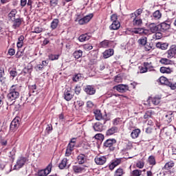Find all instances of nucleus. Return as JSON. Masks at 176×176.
<instances>
[{
  "mask_svg": "<svg viewBox=\"0 0 176 176\" xmlns=\"http://www.w3.org/2000/svg\"><path fill=\"white\" fill-rule=\"evenodd\" d=\"M156 47L158 49H162V50H166L167 49V47H168V43H157L156 44Z\"/></svg>",
  "mask_w": 176,
  "mask_h": 176,
  "instance_id": "obj_29",
  "label": "nucleus"
},
{
  "mask_svg": "<svg viewBox=\"0 0 176 176\" xmlns=\"http://www.w3.org/2000/svg\"><path fill=\"white\" fill-rule=\"evenodd\" d=\"M167 58H173L176 55V45H172L170 46L169 50L166 52Z\"/></svg>",
  "mask_w": 176,
  "mask_h": 176,
  "instance_id": "obj_7",
  "label": "nucleus"
},
{
  "mask_svg": "<svg viewBox=\"0 0 176 176\" xmlns=\"http://www.w3.org/2000/svg\"><path fill=\"white\" fill-rule=\"evenodd\" d=\"M75 105H76V107H83V105H85V102H83V101H80V100H77L76 102H75Z\"/></svg>",
  "mask_w": 176,
  "mask_h": 176,
  "instance_id": "obj_57",
  "label": "nucleus"
},
{
  "mask_svg": "<svg viewBox=\"0 0 176 176\" xmlns=\"http://www.w3.org/2000/svg\"><path fill=\"white\" fill-rule=\"evenodd\" d=\"M134 34H142V28H138L133 31Z\"/></svg>",
  "mask_w": 176,
  "mask_h": 176,
  "instance_id": "obj_64",
  "label": "nucleus"
},
{
  "mask_svg": "<svg viewBox=\"0 0 176 176\" xmlns=\"http://www.w3.org/2000/svg\"><path fill=\"white\" fill-rule=\"evenodd\" d=\"M149 30L150 32H152V34H155L157 31H159V26L156 25L155 23H151L149 25Z\"/></svg>",
  "mask_w": 176,
  "mask_h": 176,
  "instance_id": "obj_25",
  "label": "nucleus"
},
{
  "mask_svg": "<svg viewBox=\"0 0 176 176\" xmlns=\"http://www.w3.org/2000/svg\"><path fill=\"white\" fill-rule=\"evenodd\" d=\"M111 21H118V15H116V14H112L111 15Z\"/></svg>",
  "mask_w": 176,
  "mask_h": 176,
  "instance_id": "obj_62",
  "label": "nucleus"
},
{
  "mask_svg": "<svg viewBox=\"0 0 176 176\" xmlns=\"http://www.w3.org/2000/svg\"><path fill=\"white\" fill-rule=\"evenodd\" d=\"M90 38H91V36L89 35V34H81L78 37V41L80 42H86V41H89Z\"/></svg>",
  "mask_w": 176,
  "mask_h": 176,
  "instance_id": "obj_21",
  "label": "nucleus"
},
{
  "mask_svg": "<svg viewBox=\"0 0 176 176\" xmlns=\"http://www.w3.org/2000/svg\"><path fill=\"white\" fill-rule=\"evenodd\" d=\"M85 93L89 96H93L96 94V88L93 85H87L84 89Z\"/></svg>",
  "mask_w": 176,
  "mask_h": 176,
  "instance_id": "obj_13",
  "label": "nucleus"
},
{
  "mask_svg": "<svg viewBox=\"0 0 176 176\" xmlns=\"http://www.w3.org/2000/svg\"><path fill=\"white\" fill-rule=\"evenodd\" d=\"M68 162V160H67V158H64L61 162L59 164V168L60 170H64V168H65V167H67V163Z\"/></svg>",
  "mask_w": 176,
  "mask_h": 176,
  "instance_id": "obj_33",
  "label": "nucleus"
},
{
  "mask_svg": "<svg viewBox=\"0 0 176 176\" xmlns=\"http://www.w3.org/2000/svg\"><path fill=\"white\" fill-rule=\"evenodd\" d=\"M30 89V91L32 93H35V90H36V85H33L29 87Z\"/></svg>",
  "mask_w": 176,
  "mask_h": 176,
  "instance_id": "obj_61",
  "label": "nucleus"
},
{
  "mask_svg": "<svg viewBox=\"0 0 176 176\" xmlns=\"http://www.w3.org/2000/svg\"><path fill=\"white\" fill-rule=\"evenodd\" d=\"M73 56L74 57V58H80V57H82V56H83V52H82V50H79L77 51H75L73 54Z\"/></svg>",
  "mask_w": 176,
  "mask_h": 176,
  "instance_id": "obj_34",
  "label": "nucleus"
},
{
  "mask_svg": "<svg viewBox=\"0 0 176 176\" xmlns=\"http://www.w3.org/2000/svg\"><path fill=\"white\" fill-rule=\"evenodd\" d=\"M174 167V162L170 161L167 162L165 166H164V169L165 170H171Z\"/></svg>",
  "mask_w": 176,
  "mask_h": 176,
  "instance_id": "obj_37",
  "label": "nucleus"
},
{
  "mask_svg": "<svg viewBox=\"0 0 176 176\" xmlns=\"http://www.w3.org/2000/svg\"><path fill=\"white\" fill-rule=\"evenodd\" d=\"M144 49H145L146 52H149L150 50H152V45H151V44H149V45L146 44L144 45Z\"/></svg>",
  "mask_w": 176,
  "mask_h": 176,
  "instance_id": "obj_59",
  "label": "nucleus"
},
{
  "mask_svg": "<svg viewBox=\"0 0 176 176\" xmlns=\"http://www.w3.org/2000/svg\"><path fill=\"white\" fill-rule=\"evenodd\" d=\"M95 162L99 166H102L107 162V157L105 156H98L95 158Z\"/></svg>",
  "mask_w": 176,
  "mask_h": 176,
  "instance_id": "obj_14",
  "label": "nucleus"
},
{
  "mask_svg": "<svg viewBox=\"0 0 176 176\" xmlns=\"http://www.w3.org/2000/svg\"><path fill=\"white\" fill-rule=\"evenodd\" d=\"M153 113V111L152 110H148L146 112V113L144 116V119H149V118H151L152 115Z\"/></svg>",
  "mask_w": 176,
  "mask_h": 176,
  "instance_id": "obj_46",
  "label": "nucleus"
},
{
  "mask_svg": "<svg viewBox=\"0 0 176 176\" xmlns=\"http://www.w3.org/2000/svg\"><path fill=\"white\" fill-rule=\"evenodd\" d=\"M136 167H138V168H144V162L142 161L138 162L136 164Z\"/></svg>",
  "mask_w": 176,
  "mask_h": 176,
  "instance_id": "obj_56",
  "label": "nucleus"
},
{
  "mask_svg": "<svg viewBox=\"0 0 176 176\" xmlns=\"http://www.w3.org/2000/svg\"><path fill=\"white\" fill-rule=\"evenodd\" d=\"M27 162V158L24 157H20L16 160V164L14 166V170H20Z\"/></svg>",
  "mask_w": 176,
  "mask_h": 176,
  "instance_id": "obj_4",
  "label": "nucleus"
},
{
  "mask_svg": "<svg viewBox=\"0 0 176 176\" xmlns=\"http://www.w3.org/2000/svg\"><path fill=\"white\" fill-rule=\"evenodd\" d=\"M132 21V24L134 27H141L142 25V19L140 17H130Z\"/></svg>",
  "mask_w": 176,
  "mask_h": 176,
  "instance_id": "obj_11",
  "label": "nucleus"
},
{
  "mask_svg": "<svg viewBox=\"0 0 176 176\" xmlns=\"http://www.w3.org/2000/svg\"><path fill=\"white\" fill-rule=\"evenodd\" d=\"M75 145H76V138H73L70 142H69L67 147L69 149H72L74 151V148H75Z\"/></svg>",
  "mask_w": 176,
  "mask_h": 176,
  "instance_id": "obj_24",
  "label": "nucleus"
},
{
  "mask_svg": "<svg viewBox=\"0 0 176 176\" xmlns=\"http://www.w3.org/2000/svg\"><path fill=\"white\" fill-rule=\"evenodd\" d=\"M17 16V10L16 9H14L10 11V12L8 14V17L11 21L14 20Z\"/></svg>",
  "mask_w": 176,
  "mask_h": 176,
  "instance_id": "obj_27",
  "label": "nucleus"
},
{
  "mask_svg": "<svg viewBox=\"0 0 176 176\" xmlns=\"http://www.w3.org/2000/svg\"><path fill=\"white\" fill-rule=\"evenodd\" d=\"M74 97V93L71 90V88L66 89L64 92V98L66 101H71Z\"/></svg>",
  "mask_w": 176,
  "mask_h": 176,
  "instance_id": "obj_9",
  "label": "nucleus"
},
{
  "mask_svg": "<svg viewBox=\"0 0 176 176\" xmlns=\"http://www.w3.org/2000/svg\"><path fill=\"white\" fill-rule=\"evenodd\" d=\"M109 45V41L108 40H104L100 43V46L102 47H107Z\"/></svg>",
  "mask_w": 176,
  "mask_h": 176,
  "instance_id": "obj_51",
  "label": "nucleus"
},
{
  "mask_svg": "<svg viewBox=\"0 0 176 176\" xmlns=\"http://www.w3.org/2000/svg\"><path fill=\"white\" fill-rule=\"evenodd\" d=\"M142 174V170L136 169L131 172V176H141Z\"/></svg>",
  "mask_w": 176,
  "mask_h": 176,
  "instance_id": "obj_40",
  "label": "nucleus"
},
{
  "mask_svg": "<svg viewBox=\"0 0 176 176\" xmlns=\"http://www.w3.org/2000/svg\"><path fill=\"white\" fill-rule=\"evenodd\" d=\"M160 63L161 64H164V65H170V64H171V63H173V61H171V60H170L167 58H162L160 60Z\"/></svg>",
  "mask_w": 176,
  "mask_h": 176,
  "instance_id": "obj_31",
  "label": "nucleus"
},
{
  "mask_svg": "<svg viewBox=\"0 0 176 176\" xmlns=\"http://www.w3.org/2000/svg\"><path fill=\"white\" fill-rule=\"evenodd\" d=\"M19 97H20V87L17 85H12L7 95L8 101H15Z\"/></svg>",
  "mask_w": 176,
  "mask_h": 176,
  "instance_id": "obj_1",
  "label": "nucleus"
},
{
  "mask_svg": "<svg viewBox=\"0 0 176 176\" xmlns=\"http://www.w3.org/2000/svg\"><path fill=\"white\" fill-rule=\"evenodd\" d=\"M123 174H124L123 169L119 168L116 170L114 176H122L123 175Z\"/></svg>",
  "mask_w": 176,
  "mask_h": 176,
  "instance_id": "obj_47",
  "label": "nucleus"
},
{
  "mask_svg": "<svg viewBox=\"0 0 176 176\" xmlns=\"http://www.w3.org/2000/svg\"><path fill=\"white\" fill-rule=\"evenodd\" d=\"M23 21L24 19H23V18L20 16H18L17 18H15L14 19H13L12 21L13 22L12 28H14V30H16V28H19V27L21 25V23H23Z\"/></svg>",
  "mask_w": 176,
  "mask_h": 176,
  "instance_id": "obj_10",
  "label": "nucleus"
},
{
  "mask_svg": "<svg viewBox=\"0 0 176 176\" xmlns=\"http://www.w3.org/2000/svg\"><path fill=\"white\" fill-rule=\"evenodd\" d=\"M60 57V55L58 54H50L48 56L49 60H51V61H54V60H58V58Z\"/></svg>",
  "mask_w": 176,
  "mask_h": 176,
  "instance_id": "obj_45",
  "label": "nucleus"
},
{
  "mask_svg": "<svg viewBox=\"0 0 176 176\" xmlns=\"http://www.w3.org/2000/svg\"><path fill=\"white\" fill-rule=\"evenodd\" d=\"M167 86L171 89V90H175L176 82H168Z\"/></svg>",
  "mask_w": 176,
  "mask_h": 176,
  "instance_id": "obj_50",
  "label": "nucleus"
},
{
  "mask_svg": "<svg viewBox=\"0 0 176 176\" xmlns=\"http://www.w3.org/2000/svg\"><path fill=\"white\" fill-rule=\"evenodd\" d=\"M148 162L149 164L152 166H155V164H156V160H155V157L153 155L148 157Z\"/></svg>",
  "mask_w": 176,
  "mask_h": 176,
  "instance_id": "obj_42",
  "label": "nucleus"
},
{
  "mask_svg": "<svg viewBox=\"0 0 176 176\" xmlns=\"http://www.w3.org/2000/svg\"><path fill=\"white\" fill-rule=\"evenodd\" d=\"M73 171L76 174L85 173L86 171V168L83 165H75L73 166Z\"/></svg>",
  "mask_w": 176,
  "mask_h": 176,
  "instance_id": "obj_15",
  "label": "nucleus"
},
{
  "mask_svg": "<svg viewBox=\"0 0 176 176\" xmlns=\"http://www.w3.org/2000/svg\"><path fill=\"white\" fill-rule=\"evenodd\" d=\"M111 56H113V49L107 50L103 52L104 58H109V57H111Z\"/></svg>",
  "mask_w": 176,
  "mask_h": 176,
  "instance_id": "obj_20",
  "label": "nucleus"
},
{
  "mask_svg": "<svg viewBox=\"0 0 176 176\" xmlns=\"http://www.w3.org/2000/svg\"><path fill=\"white\" fill-rule=\"evenodd\" d=\"M94 138L96 140H99L100 141H101V140H104V135H102V133H97L95 136Z\"/></svg>",
  "mask_w": 176,
  "mask_h": 176,
  "instance_id": "obj_52",
  "label": "nucleus"
},
{
  "mask_svg": "<svg viewBox=\"0 0 176 176\" xmlns=\"http://www.w3.org/2000/svg\"><path fill=\"white\" fill-rule=\"evenodd\" d=\"M59 21L58 19H55L52 21L51 23V28L52 30H56L57 28V26L58 25Z\"/></svg>",
  "mask_w": 176,
  "mask_h": 176,
  "instance_id": "obj_38",
  "label": "nucleus"
},
{
  "mask_svg": "<svg viewBox=\"0 0 176 176\" xmlns=\"http://www.w3.org/2000/svg\"><path fill=\"white\" fill-rule=\"evenodd\" d=\"M140 133H141V131L139 129H135L131 133V137L133 139L138 138L140 135Z\"/></svg>",
  "mask_w": 176,
  "mask_h": 176,
  "instance_id": "obj_32",
  "label": "nucleus"
},
{
  "mask_svg": "<svg viewBox=\"0 0 176 176\" xmlns=\"http://www.w3.org/2000/svg\"><path fill=\"white\" fill-rule=\"evenodd\" d=\"M148 42V38L145 36H143L138 39V43L139 45H141L142 46H145Z\"/></svg>",
  "mask_w": 176,
  "mask_h": 176,
  "instance_id": "obj_30",
  "label": "nucleus"
},
{
  "mask_svg": "<svg viewBox=\"0 0 176 176\" xmlns=\"http://www.w3.org/2000/svg\"><path fill=\"white\" fill-rule=\"evenodd\" d=\"M141 13H142V10L138 9L135 12L131 13L129 16L130 17H138L141 15Z\"/></svg>",
  "mask_w": 176,
  "mask_h": 176,
  "instance_id": "obj_36",
  "label": "nucleus"
},
{
  "mask_svg": "<svg viewBox=\"0 0 176 176\" xmlns=\"http://www.w3.org/2000/svg\"><path fill=\"white\" fill-rule=\"evenodd\" d=\"M159 82L161 83V85H168V81L167 80V78H166L164 76H161L159 78Z\"/></svg>",
  "mask_w": 176,
  "mask_h": 176,
  "instance_id": "obj_43",
  "label": "nucleus"
},
{
  "mask_svg": "<svg viewBox=\"0 0 176 176\" xmlns=\"http://www.w3.org/2000/svg\"><path fill=\"white\" fill-rule=\"evenodd\" d=\"M94 113L95 115V119L96 120H99L100 122H104V120L108 119V118L105 116H102V114L101 113V111L100 110H95L94 111Z\"/></svg>",
  "mask_w": 176,
  "mask_h": 176,
  "instance_id": "obj_12",
  "label": "nucleus"
},
{
  "mask_svg": "<svg viewBox=\"0 0 176 176\" xmlns=\"http://www.w3.org/2000/svg\"><path fill=\"white\" fill-rule=\"evenodd\" d=\"M74 150L71 149V148H68V147H67L66 148V151H65V156L66 157H69L71 156V155L72 154V151Z\"/></svg>",
  "mask_w": 176,
  "mask_h": 176,
  "instance_id": "obj_54",
  "label": "nucleus"
},
{
  "mask_svg": "<svg viewBox=\"0 0 176 176\" xmlns=\"http://www.w3.org/2000/svg\"><path fill=\"white\" fill-rule=\"evenodd\" d=\"M114 144H116V140L115 139H109L106 140L104 143V146L106 148H111Z\"/></svg>",
  "mask_w": 176,
  "mask_h": 176,
  "instance_id": "obj_19",
  "label": "nucleus"
},
{
  "mask_svg": "<svg viewBox=\"0 0 176 176\" xmlns=\"http://www.w3.org/2000/svg\"><path fill=\"white\" fill-rule=\"evenodd\" d=\"M109 119H104L103 121L97 122L94 124V130L95 131H98L99 133H101V131H103V130H105V127L104 126V124L108 122Z\"/></svg>",
  "mask_w": 176,
  "mask_h": 176,
  "instance_id": "obj_3",
  "label": "nucleus"
},
{
  "mask_svg": "<svg viewBox=\"0 0 176 176\" xmlns=\"http://www.w3.org/2000/svg\"><path fill=\"white\" fill-rule=\"evenodd\" d=\"M109 28L110 30H119V28H120V22H119V21H113L112 24L110 25Z\"/></svg>",
  "mask_w": 176,
  "mask_h": 176,
  "instance_id": "obj_23",
  "label": "nucleus"
},
{
  "mask_svg": "<svg viewBox=\"0 0 176 176\" xmlns=\"http://www.w3.org/2000/svg\"><path fill=\"white\" fill-rule=\"evenodd\" d=\"M93 19V14H89L83 17V16L80 14H76L75 21L78 23L80 25H83L85 24H87L89 21H90Z\"/></svg>",
  "mask_w": 176,
  "mask_h": 176,
  "instance_id": "obj_2",
  "label": "nucleus"
},
{
  "mask_svg": "<svg viewBox=\"0 0 176 176\" xmlns=\"http://www.w3.org/2000/svg\"><path fill=\"white\" fill-rule=\"evenodd\" d=\"M0 82L1 83H5L6 82V77H5V69L3 68L0 69Z\"/></svg>",
  "mask_w": 176,
  "mask_h": 176,
  "instance_id": "obj_26",
  "label": "nucleus"
},
{
  "mask_svg": "<svg viewBox=\"0 0 176 176\" xmlns=\"http://www.w3.org/2000/svg\"><path fill=\"white\" fill-rule=\"evenodd\" d=\"M77 160L79 164H83L85 163V155L80 154L78 156Z\"/></svg>",
  "mask_w": 176,
  "mask_h": 176,
  "instance_id": "obj_41",
  "label": "nucleus"
},
{
  "mask_svg": "<svg viewBox=\"0 0 176 176\" xmlns=\"http://www.w3.org/2000/svg\"><path fill=\"white\" fill-rule=\"evenodd\" d=\"M10 75L12 78H15V76H17V72H16V70H11L10 72Z\"/></svg>",
  "mask_w": 176,
  "mask_h": 176,
  "instance_id": "obj_60",
  "label": "nucleus"
},
{
  "mask_svg": "<svg viewBox=\"0 0 176 176\" xmlns=\"http://www.w3.org/2000/svg\"><path fill=\"white\" fill-rule=\"evenodd\" d=\"M152 17L154 20H160L162 19V13L160 10H156L153 13Z\"/></svg>",
  "mask_w": 176,
  "mask_h": 176,
  "instance_id": "obj_28",
  "label": "nucleus"
},
{
  "mask_svg": "<svg viewBox=\"0 0 176 176\" xmlns=\"http://www.w3.org/2000/svg\"><path fill=\"white\" fill-rule=\"evenodd\" d=\"M160 71V72H162V74H171V72H173V71L170 67H162Z\"/></svg>",
  "mask_w": 176,
  "mask_h": 176,
  "instance_id": "obj_35",
  "label": "nucleus"
},
{
  "mask_svg": "<svg viewBox=\"0 0 176 176\" xmlns=\"http://www.w3.org/2000/svg\"><path fill=\"white\" fill-rule=\"evenodd\" d=\"M114 90H117L119 93H126L129 90V85L120 84L113 87Z\"/></svg>",
  "mask_w": 176,
  "mask_h": 176,
  "instance_id": "obj_8",
  "label": "nucleus"
},
{
  "mask_svg": "<svg viewBox=\"0 0 176 176\" xmlns=\"http://www.w3.org/2000/svg\"><path fill=\"white\" fill-rule=\"evenodd\" d=\"M42 31H43V28L39 27V26H36L34 27V29L32 31V34H41V32H42Z\"/></svg>",
  "mask_w": 176,
  "mask_h": 176,
  "instance_id": "obj_39",
  "label": "nucleus"
},
{
  "mask_svg": "<svg viewBox=\"0 0 176 176\" xmlns=\"http://www.w3.org/2000/svg\"><path fill=\"white\" fill-rule=\"evenodd\" d=\"M52 167H53V165L52 164V163H50L45 169H43L38 171V176L49 175V174H50V173L52 172Z\"/></svg>",
  "mask_w": 176,
  "mask_h": 176,
  "instance_id": "obj_5",
  "label": "nucleus"
},
{
  "mask_svg": "<svg viewBox=\"0 0 176 176\" xmlns=\"http://www.w3.org/2000/svg\"><path fill=\"white\" fill-rule=\"evenodd\" d=\"M120 123H122V120H120V118H115L113 120V126H118V124H120Z\"/></svg>",
  "mask_w": 176,
  "mask_h": 176,
  "instance_id": "obj_49",
  "label": "nucleus"
},
{
  "mask_svg": "<svg viewBox=\"0 0 176 176\" xmlns=\"http://www.w3.org/2000/svg\"><path fill=\"white\" fill-rule=\"evenodd\" d=\"M170 28H171L170 22H163L160 24V30L162 32H166V31H168Z\"/></svg>",
  "mask_w": 176,
  "mask_h": 176,
  "instance_id": "obj_16",
  "label": "nucleus"
},
{
  "mask_svg": "<svg viewBox=\"0 0 176 176\" xmlns=\"http://www.w3.org/2000/svg\"><path fill=\"white\" fill-rule=\"evenodd\" d=\"M121 163H122V158H118L115 160L109 165V169L111 170H113L115 167H118V166H119V164H121Z\"/></svg>",
  "mask_w": 176,
  "mask_h": 176,
  "instance_id": "obj_17",
  "label": "nucleus"
},
{
  "mask_svg": "<svg viewBox=\"0 0 176 176\" xmlns=\"http://www.w3.org/2000/svg\"><path fill=\"white\" fill-rule=\"evenodd\" d=\"M163 35L161 32H155V34L153 35V39H162Z\"/></svg>",
  "mask_w": 176,
  "mask_h": 176,
  "instance_id": "obj_48",
  "label": "nucleus"
},
{
  "mask_svg": "<svg viewBox=\"0 0 176 176\" xmlns=\"http://www.w3.org/2000/svg\"><path fill=\"white\" fill-rule=\"evenodd\" d=\"M160 97L159 96H155V97H150L148 98V101L149 102H152V104H153V105H159L160 104Z\"/></svg>",
  "mask_w": 176,
  "mask_h": 176,
  "instance_id": "obj_18",
  "label": "nucleus"
},
{
  "mask_svg": "<svg viewBox=\"0 0 176 176\" xmlns=\"http://www.w3.org/2000/svg\"><path fill=\"white\" fill-rule=\"evenodd\" d=\"M52 130H53V126H52V124H47L45 129L47 134H50V131H52Z\"/></svg>",
  "mask_w": 176,
  "mask_h": 176,
  "instance_id": "obj_58",
  "label": "nucleus"
},
{
  "mask_svg": "<svg viewBox=\"0 0 176 176\" xmlns=\"http://www.w3.org/2000/svg\"><path fill=\"white\" fill-rule=\"evenodd\" d=\"M123 78H122V76L118 75L115 77L114 82H116V83H121L122 82Z\"/></svg>",
  "mask_w": 176,
  "mask_h": 176,
  "instance_id": "obj_53",
  "label": "nucleus"
},
{
  "mask_svg": "<svg viewBox=\"0 0 176 176\" xmlns=\"http://www.w3.org/2000/svg\"><path fill=\"white\" fill-rule=\"evenodd\" d=\"M83 49H85V50H91V49H93V45H91L90 44H85L83 45Z\"/></svg>",
  "mask_w": 176,
  "mask_h": 176,
  "instance_id": "obj_55",
  "label": "nucleus"
},
{
  "mask_svg": "<svg viewBox=\"0 0 176 176\" xmlns=\"http://www.w3.org/2000/svg\"><path fill=\"white\" fill-rule=\"evenodd\" d=\"M118 127L117 126H112L111 128L109 129L107 132V135H113V134H115V133H118Z\"/></svg>",
  "mask_w": 176,
  "mask_h": 176,
  "instance_id": "obj_22",
  "label": "nucleus"
},
{
  "mask_svg": "<svg viewBox=\"0 0 176 176\" xmlns=\"http://www.w3.org/2000/svg\"><path fill=\"white\" fill-rule=\"evenodd\" d=\"M165 120H166V122L168 123H171L172 120H173V113H168L165 116L164 118Z\"/></svg>",
  "mask_w": 176,
  "mask_h": 176,
  "instance_id": "obj_44",
  "label": "nucleus"
},
{
  "mask_svg": "<svg viewBox=\"0 0 176 176\" xmlns=\"http://www.w3.org/2000/svg\"><path fill=\"white\" fill-rule=\"evenodd\" d=\"M80 79V74H77L73 78L74 82H78Z\"/></svg>",
  "mask_w": 176,
  "mask_h": 176,
  "instance_id": "obj_63",
  "label": "nucleus"
},
{
  "mask_svg": "<svg viewBox=\"0 0 176 176\" xmlns=\"http://www.w3.org/2000/svg\"><path fill=\"white\" fill-rule=\"evenodd\" d=\"M20 126V119L19 118H15L10 124V130L11 131H16Z\"/></svg>",
  "mask_w": 176,
  "mask_h": 176,
  "instance_id": "obj_6",
  "label": "nucleus"
}]
</instances>
